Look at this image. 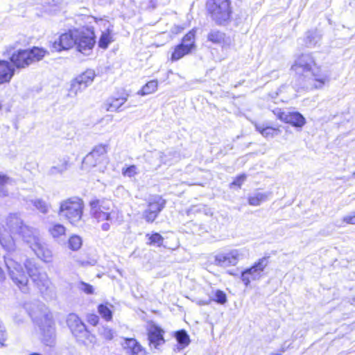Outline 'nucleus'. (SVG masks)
I'll list each match as a JSON object with an SVG mask.
<instances>
[{
    "mask_svg": "<svg viewBox=\"0 0 355 355\" xmlns=\"http://www.w3.org/2000/svg\"><path fill=\"white\" fill-rule=\"evenodd\" d=\"M137 173V167L135 165H131L126 168L122 169V174L124 176L131 178L135 175Z\"/></svg>",
    "mask_w": 355,
    "mask_h": 355,
    "instance_id": "a18cd8bd",
    "label": "nucleus"
},
{
    "mask_svg": "<svg viewBox=\"0 0 355 355\" xmlns=\"http://www.w3.org/2000/svg\"><path fill=\"white\" fill-rule=\"evenodd\" d=\"M195 30L193 29L190 31L182 38L180 44L186 47L187 49H189V50L191 51V50L195 47Z\"/></svg>",
    "mask_w": 355,
    "mask_h": 355,
    "instance_id": "c756f323",
    "label": "nucleus"
},
{
    "mask_svg": "<svg viewBox=\"0 0 355 355\" xmlns=\"http://www.w3.org/2000/svg\"><path fill=\"white\" fill-rule=\"evenodd\" d=\"M99 170H100L101 172H102V166H100Z\"/></svg>",
    "mask_w": 355,
    "mask_h": 355,
    "instance_id": "6e6d98bb",
    "label": "nucleus"
},
{
    "mask_svg": "<svg viewBox=\"0 0 355 355\" xmlns=\"http://www.w3.org/2000/svg\"><path fill=\"white\" fill-rule=\"evenodd\" d=\"M343 221L349 224H355V214L354 216H347L344 217Z\"/></svg>",
    "mask_w": 355,
    "mask_h": 355,
    "instance_id": "09e8293b",
    "label": "nucleus"
},
{
    "mask_svg": "<svg viewBox=\"0 0 355 355\" xmlns=\"http://www.w3.org/2000/svg\"><path fill=\"white\" fill-rule=\"evenodd\" d=\"M214 300L218 304H224L227 302L225 293L220 290H217L215 293V299Z\"/></svg>",
    "mask_w": 355,
    "mask_h": 355,
    "instance_id": "37998d69",
    "label": "nucleus"
},
{
    "mask_svg": "<svg viewBox=\"0 0 355 355\" xmlns=\"http://www.w3.org/2000/svg\"><path fill=\"white\" fill-rule=\"evenodd\" d=\"M209 304V302H205V301H200L199 302V304L200 305H205V304Z\"/></svg>",
    "mask_w": 355,
    "mask_h": 355,
    "instance_id": "603ef678",
    "label": "nucleus"
},
{
    "mask_svg": "<svg viewBox=\"0 0 355 355\" xmlns=\"http://www.w3.org/2000/svg\"><path fill=\"white\" fill-rule=\"evenodd\" d=\"M271 193H257L254 196H249L248 203L250 205L258 206L261 202L266 201Z\"/></svg>",
    "mask_w": 355,
    "mask_h": 355,
    "instance_id": "cd10ccee",
    "label": "nucleus"
},
{
    "mask_svg": "<svg viewBox=\"0 0 355 355\" xmlns=\"http://www.w3.org/2000/svg\"><path fill=\"white\" fill-rule=\"evenodd\" d=\"M98 334L107 340H111L114 337L112 329L107 327H101L98 329Z\"/></svg>",
    "mask_w": 355,
    "mask_h": 355,
    "instance_id": "a19ab883",
    "label": "nucleus"
},
{
    "mask_svg": "<svg viewBox=\"0 0 355 355\" xmlns=\"http://www.w3.org/2000/svg\"><path fill=\"white\" fill-rule=\"evenodd\" d=\"M98 312L106 321H110L112 318V312L106 304L98 305Z\"/></svg>",
    "mask_w": 355,
    "mask_h": 355,
    "instance_id": "e433bc0d",
    "label": "nucleus"
},
{
    "mask_svg": "<svg viewBox=\"0 0 355 355\" xmlns=\"http://www.w3.org/2000/svg\"><path fill=\"white\" fill-rule=\"evenodd\" d=\"M51 234L53 238H59L65 234V227L60 224H55L50 229Z\"/></svg>",
    "mask_w": 355,
    "mask_h": 355,
    "instance_id": "58836bf2",
    "label": "nucleus"
},
{
    "mask_svg": "<svg viewBox=\"0 0 355 355\" xmlns=\"http://www.w3.org/2000/svg\"><path fill=\"white\" fill-rule=\"evenodd\" d=\"M257 131L266 138H272L280 134L281 131L279 128H275L270 126L264 127L262 125L254 123Z\"/></svg>",
    "mask_w": 355,
    "mask_h": 355,
    "instance_id": "393cba45",
    "label": "nucleus"
},
{
    "mask_svg": "<svg viewBox=\"0 0 355 355\" xmlns=\"http://www.w3.org/2000/svg\"><path fill=\"white\" fill-rule=\"evenodd\" d=\"M175 338L182 347H185L190 343L189 336L184 330L177 331L175 333Z\"/></svg>",
    "mask_w": 355,
    "mask_h": 355,
    "instance_id": "c9c22d12",
    "label": "nucleus"
},
{
    "mask_svg": "<svg viewBox=\"0 0 355 355\" xmlns=\"http://www.w3.org/2000/svg\"><path fill=\"white\" fill-rule=\"evenodd\" d=\"M25 308L37 324L46 322L47 319H52V315L49 313L46 306L42 302H34L27 303L25 304Z\"/></svg>",
    "mask_w": 355,
    "mask_h": 355,
    "instance_id": "f8f14e48",
    "label": "nucleus"
},
{
    "mask_svg": "<svg viewBox=\"0 0 355 355\" xmlns=\"http://www.w3.org/2000/svg\"><path fill=\"white\" fill-rule=\"evenodd\" d=\"M2 103L0 102V110L2 109Z\"/></svg>",
    "mask_w": 355,
    "mask_h": 355,
    "instance_id": "5fc2aeb1",
    "label": "nucleus"
},
{
    "mask_svg": "<svg viewBox=\"0 0 355 355\" xmlns=\"http://www.w3.org/2000/svg\"><path fill=\"white\" fill-rule=\"evenodd\" d=\"M207 40L215 44L221 45L225 42V34L219 31L212 30L207 35Z\"/></svg>",
    "mask_w": 355,
    "mask_h": 355,
    "instance_id": "c85d7f7f",
    "label": "nucleus"
},
{
    "mask_svg": "<svg viewBox=\"0 0 355 355\" xmlns=\"http://www.w3.org/2000/svg\"><path fill=\"white\" fill-rule=\"evenodd\" d=\"M95 34L92 27L76 30L75 46L81 53L89 55L95 45Z\"/></svg>",
    "mask_w": 355,
    "mask_h": 355,
    "instance_id": "423d86ee",
    "label": "nucleus"
},
{
    "mask_svg": "<svg viewBox=\"0 0 355 355\" xmlns=\"http://www.w3.org/2000/svg\"><path fill=\"white\" fill-rule=\"evenodd\" d=\"M321 40V35L318 31H311L306 33L305 44L307 47H314Z\"/></svg>",
    "mask_w": 355,
    "mask_h": 355,
    "instance_id": "bb28decb",
    "label": "nucleus"
},
{
    "mask_svg": "<svg viewBox=\"0 0 355 355\" xmlns=\"http://www.w3.org/2000/svg\"><path fill=\"white\" fill-rule=\"evenodd\" d=\"M69 157L66 155L59 157L58 162L55 163V164L49 169L47 175L55 176L63 174L69 168Z\"/></svg>",
    "mask_w": 355,
    "mask_h": 355,
    "instance_id": "412c9836",
    "label": "nucleus"
},
{
    "mask_svg": "<svg viewBox=\"0 0 355 355\" xmlns=\"http://www.w3.org/2000/svg\"><path fill=\"white\" fill-rule=\"evenodd\" d=\"M0 243L7 251L3 258L8 276L23 293H27L29 289L28 277L20 264L22 261L20 251L16 249L11 235L4 234L2 232H0Z\"/></svg>",
    "mask_w": 355,
    "mask_h": 355,
    "instance_id": "7ed1b4c3",
    "label": "nucleus"
},
{
    "mask_svg": "<svg viewBox=\"0 0 355 355\" xmlns=\"http://www.w3.org/2000/svg\"><path fill=\"white\" fill-rule=\"evenodd\" d=\"M353 177L355 178V171L353 173Z\"/></svg>",
    "mask_w": 355,
    "mask_h": 355,
    "instance_id": "4d7b16f0",
    "label": "nucleus"
},
{
    "mask_svg": "<svg viewBox=\"0 0 355 355\" xmlns=\"http://www.w3.org/2000/svg\"><path fill=\"white\" fill-rule=\"evenodd\" d=\"M128 94H125L119 98H111L107 103V110L109 112L118 111V110L126 102Z\"/></svg>",
    "mask_w": 355,
    "mask_h": 355,
    "instance_id": "b1692460",
    "label": "nucleus"
},
{
    "mask_svg": "<svg viewBox=\"0 0 355 355\" xmlns=\"http://www.w3.org/2000/svg\"><path fill=\"white\" fill-rule=\"evenodd\" d=\"M158 83L157 80H150L148 82L141 90L138 92V94L141 96L147 95L155 92L157 89Z\"/></svg>",
    "mask_w": 355,
    "mask_h": 355,
    "instance_id": "f704fd0d",
    "label": "nucleus"
},
{
    "mask_svg": "<svg viewBox=\"0 0 355 355\" xmlns=\"http://www.w3.org/2000/svg\"><path fill=\"white\" fill-rule=\"evenodd\" d=\"M87 320L90 324L96 326L98 323L99 318L97 315L92 313L87 315Z\"/></svg>",
    "mask_w": 355,
    "mask_h": 355,
    "instance_id": "49530a36",
    "label": "nucleus"
},
{
    "mask_svg": "<svg viewBox=\"0 0 355 355\" xmlns=\"http://www.w3.org/2000/svg\"><path fill=\"white\" fill-rule=\"evenodd\" d=\"M110 223H104L101 225V229L103 231H108L110 230Z\"/></svg>",
    "mask_w": 355,
    "mask_h": 355,
    "instance_id": "8fccbe9b",
    "label": "nucleus"
},
{
    "mask_svg": "<svg viewBox=\"0 0 355 355\" xmlns=\"http://www.w3.org/2000/svg\"><path fill=\"white\" fill-rule=\"evenodd\" d=\"M246 176L245 175H241L236 178V179L232 182V184L241 187L243 182L245 180Z\"/></svg>",
    "mask_w": 355,
    "mask_h": 355,
    "instance_id": "de8ad7c7",
    "label": "nucleus"
},
{
    "mask_svg": "<svg viewBox=\"0 0 355 355\" xmlns=\"http://www.w3.org/2000/svg\"><path fill=\"white\" fill-rule=\"evenodd\" d=\"M107 153V146L100 144L94 148L92 152L88 153L83 161L85 168H92L100 165L104 160Z\"/></svg>",
    "mask_w": 355,
    "mask_h": 355,
    "instance_id": "ddd939ff",
    "label": "nucleus"
},
{
    "mask_svg": "<svg viewBox=\"0 0 355 355\" xmlns=\"http://www.w3.org/2000/svg\"><path fill=\"white\" fill-rule=\"evenodd\" d=\"M82 245V239L80 236L74 235L69 239V247L72 250H78Z\"/></svg>",
    "mask_w": 355,
    "mask_h": 355,
    "instance_id": "ea45409f",
    "label": "nucleus"
},
{
    "mask_svg": "<svg viewBox=\"0 0 355 355\" xmlns=\"http://www.w3.org/2000/svg\"><path fill=\"white\" fill-rule=\"evenodd\" d=\"M112 26H109L105 31H103L98 41V46L105 49L109 44L114 41L112 36Z\"/></svg>",
    "mask_w": 355,
    "mask_h": 355,
    "instance_id": "a878e982",
    "label": "nucleus"
},
{
    "mask_svg": "<svg viewBox=\"0 0 355 355\" xmlns=\"http://www.w3.org/2000/svg\"><path fill=\"white\" fill-rule=\"evenodd\" d=\"M268 259L266 257L259 259L252 267L242 272L241 278L246 286L252 280L254 281L261 278L262 272L268 264Z\"/></svg>",
    "mask_w": 355,
    "mask_h": 355,
    "instance_id": "9b49d317",
    "label": "nucleus"
},
{
    "mask_svg": "<svg viewBox=\"0 0 355 355\" xmlns=\"http://www.w3.org/2000/svg\"><path fill=\"white\" fill-rule=\"evenodd\" d=\"M148 338L150 348L158 349L165 343L164 331L156 325H152L148 329Z\"/></svg>",
    "mask_w": 355,
    "mask_h": 355,
    "instance_id": "6ab92c4d",
    "label": "nucleus"
},
{
    "mask_svg": "<svg viewBox=\"0 0 355 355\" xmlns=\"http://www.w3.org/2000/svg\"><path fill=\"white\" fill-rule=\"evenodd\" d=\"M28 53L30 54L31 62L32 64L34 62L42 60L46 54V51L41 48L34 47L32 49L28 50Z\"/></svg>",
    "mask_w": 355,
    "mask_h": 355,
    "instance_id": "2f4dec72",
    "label": "nucleus"
},
{
    "mask_svg": "<svg viewBox=\"0 0 355 355\" xmlns=\"http://www.w3.org/2000/svg\"><path fill=\"white\" fill-rule=\"evenodd\" d=\"M150 155H151L152 158L158 159V162L153 164L155 166V168L159 167L162 163H165V162L163 160V155H164L163 153L155 151V152L151 153Z\"/></svg>",
    "mask_w": 355,
    "mask_h": 355,
    "instance_id": "c03bdc74",
    "label": "nucleus"
},
{
    "mask_svg": "<svg viewBox=\"0 0 355 355\" xmlns=\"http://www.w3.org/2000/svg\"><path fill=\"white\" fill-rule=\"evenodd\" d=\"M7 226L10 234L20 236L39 259L46 263L52 261V252L41 238L38 230L24 224L18 214H10L7 218Z\"/></svg>",
    "mask_w": 355,
    "mask_h": 355,
    "instance_id": "f257e3e1",
    "label": "nucleus"
},
{
    "mask_svg": "<svg viewBox=\"0 0 355 355\" xmlns=\"http://www.w3.org/2000/svg\"><path fill=\"white\" fill-rule=\"evenodd\" d=\"M76 30H70L61 34L52 44L51 51L60 52L68 50L75 45Z\"/></svg>",
    "mask_w": 355,
    "mask_h": 355,
    "instance_id": "4468645a",
    "label": "nucleus"
},
{
    "mask_svg": "<svg viewBox=\"0 0 355 355\" xmlns=\"http://www.w3.org/2000/svg\"><path fill=\"white\" fill-rule=\"evenodd\" d=\"M112 203L110 200H96L90 202L91 213L92 216L101 222L111 220Z\"/></svg>",
    "mask_w": 355,
    "mask_h": 355,
    "instance_id": "9d476101",
    "label": "nucleus"
},
{
    "mask_svg": "<svg viewBox=\"0 0 355 355\" xmlns=\"http://www.w3.org/2000/svg\"><path fill=\"white\" fill-rule=\"evenodd\" d=\"M14 66L7 60H0V85L9 83L15 74Z\"/></svg>",
    "mask_w": 355,
    "mask_h": 355,
    "instance_id": "4be33fe9",
    "label": "nucleus"
},
{
    "mask_svg": "<svg viewBox=\"0 0 355 355\" xmlns=\"http://www.w3.org/2000/svg\"><path fill=\"white\" fill-rule=\"evenodd\" d=\"M146 237L148 239V245L160 247L163 244L164 238L159 233L147 234Z\"/></svg>",
    "mask_w": 355,
    "mask_h": 355,
    "instance_id": "473e14b6",
    "label": "nucleus"
},
{
    "mask_svg": "<svg viewBox=\"0 0 355 355\" xmlns=\"http://www.w3.org/2000/svg\"><path fill=\"white\" fill-rule=\"evenodd\" d=\"M11 182L10 178L5 175L0 174V197H5L8 195V185Z\"/></svg>",
    "mask_w": 355,
    "mask_h": 355,
    "instance_id": "72a5a7b5",
    "label": "nucleus"
},
{
    "mask_svg": "<svg viewBox=\"0 0 355 355\" xmlns=\"http://www.w3.org/2000/svg\"><path fill=\"white\" fill-rule=\"evenodd\" d=\"M243 258V254L239 250H233L227 253L216 254L214 258V263L221 267L235 266Z\"/></svg>",
    "mask_w": 355,
    "mask_h": 355,
    "instance_id": "f3484780",
    "label": "nucleus"
},
{
    "mask_svg": "<svg viewBox=\"0 0 355 355\" xmlns=\"http://www.w3.org/2000/svg\"><path fill=\"white\" fill-rule=\"evenodd\" d=\"M209 10L216 24H223L230 18V2L229 0H210Z\"/></svg>",
    "mask_w": 355,
    "mask_h": 355,
    "instance_id": "6e6552de",
    "label": "nucleus"
},
{
    "mask_svg": "<svg viewBox=\"0 0 355 355\" xmlns=\"http://www.w3.org/2000/svg\"><path fill=\"white\" fill-rule=\"evenodd\" d=\"M94 77L95 73L93 70L89 69L85 71L72 80L70 92L76 95L78 92H82L92 83Z\"/></svg>",
    "mask_w": 355,
    "mask_h": 355,
    "instance_id": "2eb2a0df",
    "label": "nucleus"
},
{
    "mask_svg": "<svg viewBox=\"0 0 355 355\" xmlns=\"http://www.w3.org/2000/svg\"><path fill=\"white\" fill-rule=\"evenodd\" d=\"M5 275L3 271L0 268V282L4 280Z\"/></svg>",
    "mask_w": 355,
    "mask_h": 355,
    "instance_id": "3c124183",
    "label": "nucleus"
},
{
    "mask_svg": "<svg viewBox=\"0 0 355 355\" xmlns=\"http://www.w3.org/2000/svg\"><path fill=\"white\" fill-rule=\"evenodd\" d=\"M273 112L279 119L293 126L301 128L305 124L304 117L297 112H282L281 110H277Z\"/></svg>",
    "mask_w": 355,
    "mask_h": 355,
    "instance_id": "a211bd4d",
    "label": "nucleus"
},
{
    "mask_svg": "<svg viewBox=\"0 0 355 355\" xmlns=\"http://www.w3.org/2000/svg\"><path fill=\"white\" fill-rule=\"evenodd\" d=\"M166 200L160 196L149 198L146 209L142 213V218L148 223H153L166 206Z\"/></svg>",
    "mask_w": 355,
    "mask_h": 355,
    "instance_id": "1a4fd4ad",
    "label": "nucleus"
},
{
    "mask_svg": "<svg viewBox=\"0 0 355 355\" xmlns=\"http://www.w3.org/2000/svg\"><path fill=\"white\" fill-rule=\"evenodd\" d=\"M41 331L42 343L49 347H54L56 344L55 331L53 320L47 319L46 322L37 324Z\"/></svg>",
    "mask_w": 355,
    "mask_h": 355,
    "instance_id": "dca6fc26",
    "label": "nucleus"
},
{
    "mask_svg": "<svg viewBox=\"0 0 355 355\" xmlns=\"http://www.w3.org/2000/svg\"><path fill=\"white\" fill-rule=\"evenodd\" d=\"M83 209V200L73 196L60 202L58 215L68 220L70 223L77 225L82 219Z\"/></svg>",
    "mask_w": 355,
    "mask_h": 355,
    "instance_id": "20e7f679",
    "label": "nucleus"
},
{
    "mask_svg": "<svg viewBox=\"0 0 355 355\" xmlns=\"http://www.w3.org/2000/svg\"><path fill=\"white\" fill-rule=\"evenodd\" d=\"M78 288L85 293L86 294H93L94 288L93 286L87 283L84 282H80L78 284Z\"/></svg>",
    "mask_w": 355,
    "mask_h": 355,
    "instance_id": "79ce46f5",
    "label": "nucleus"
},
{
    "mask_svg": "<svg viewBox=\"0 0 355 355\" xmlns=\"http://www.w3.org/2000/svg\"><path fill=\"white\" fill-rule=\"evenodd\" d=\"M30 355H42V354H40L39 353H32Z\"/></svg>",
    "mask_w": 355,
    "mask_h": 355,
    "instance_id": "864d4df0",
    "label": "nucleus"
},
{
    "mask_svg": "<svg viewBox=\"0 0 355 355\" xmlns=\"http://www.w3.org/2000/svg\"><path fill=\"white\" fill-rule=\"evenodd\" d=\"M67 324L78 341L85 345L95 342V336L87 330L85 323L76 314L70 313L68 315Z\"/></svg>",
    "mask_w": 355,
    "mask_h": 355,
    "instance_id": "39448f33",
    "label": "nucleus"
},
{
    "mask_svg": "<svg viewBox=\"0 0 355 355\" xmlns=\"http://www.w3.org/2000/svg\"><path fill=\"white\" fill-rule=\"evenodd\" d=\"M34 207L42 214H46L49 209V205L42 199H35L31 200Z\"/></svg>",
    "mask_w": 355,
    "mask_h": 355,
    "instance_id": "4c0bfd02",
    "label": "nucleus"
},
{
    "mask_svg": "<svg viewBox=\"0 0 355 355\" xmlns=\"http://www.w3.org/2000/svg\"><path fill=\"white\" fill-rule=\"evenodd\" d=\"M123 347L126 353L130 355H137L144 350L135 338H126L123 343Z\"/></svg>",
    "mask_w": 355,
    "mask_h": 355,
    "instance_id": "5701e85b",
    "label": "nucleus"
},
{
    "mask_svg": "<svg viewBox=\"0 0 355 355\" xmlns=\"http://www.w3.org/2000/svg\"><path fill=\"white\" fill-rule=\"evenodd\" d=\"M190 53L191 51L189 50V49H187L180 44L175 46L171 55V60L177 61Z\"/></svg>",
    "mask_w": 355,
    "mask_h": 355,
    "instance_id": "7c9ffc66",
    "label": "nucleus"
},
{
    "mask_svg": "<svg viewBox=\"0 0 355 355\" xmlns=\"http://www.w3.org/2000/svg\"><path fill=\"white\" fill-rule=\"evenodd\" d=\"M29 55L28 50H18L12 54L10 60L17 69L26 68L31 64Z\"/></svg>",
    "mask_w": 355,
    "mask_h": 355,
    "instance_id": "aec40b11",
    "label": "nucleus"
},
{
    "mask_svg": "<svg viewBox=\"0 0 355 355\" xmlns=\"http://www.w3.org/2000/svg\"><path fill=\"white\" fill-rule=\"evenodd\" d=\"M291 69L301 77V86L306 90L320 89L329 81V76L318 67L313 55L302 53L295 60Z\"/></svg>",
    "mask_w": 355,
    "mask_h": 355,
    "instance_id": "f03ea898",
    "label": "nucleus"
},
{
    "mask_svg": "<svg viewBox=\"0 0 355 355\" xmlns=\"http://www.w3.org/2000/svg\"><path fill=\"white\" fill-rule=\"evenodd\" d=\"M24 266L28 276L35 283L42 293L47 292L50 289L51 281L44 271H41L35 262L29 259H26Z\"/></svg>",
    "mask_w": 355,
    "mask_h": 355,
    "instance_id": "0eeeda50",
    "label": "nucleus"
}]
</instances>
